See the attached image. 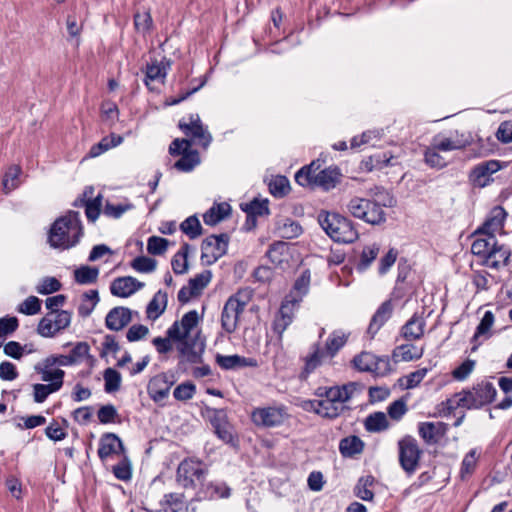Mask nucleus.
<instances>
[{
    "label": "nucleus",
    "instance_id": "f3484780",
    "mask_svg": "<svg viewBox=\"0 0 512 512\" xmlns=\"http://www.w3.org/2000/svg\"><path fill=\"white\" fill-rule=\"evenodd\" d=\"M501 168L497 160H488L481 162L473 167L469 173V181L474 187H485L491 181V175Z\"/></svg>",
    "mask_w": 512,
    "mask_h": 512
},
{
    "label": "nucleus",
    "instance_id": "cd10ccee",
    "mask_svg": "<svg viewBox=\"0 0 512 512\" xmlns=\"http://www.w3.org/2000/svg\"><path fill=\"white\" fill-rule=\"evenodd\" d=\"M341 173L337 167H328L321 169L317 173V177L312 183V186H319L328 191L336 186L339 182Z\"/></svg>",
    "mask_w": 512,
    "mask_h": 512
},
{
    "label": "nucleus",
    "instance_id": "680f3d73",
    "mask_svg": "<svg viewBox=\"0 0 512 512\" xmlns=\"http://www.w3.org/2000/svg\"><path fill=\"white\" fill-rule=\"evenodd\" d=\"M165 503L167 507L166 512H185V502L183 495L178 493H170L164 495Z\"/></svg>",
    "mask_w": 512,
    "mask_h": 512
},
{
    "label": "nucleus",
    "instance_id": "4d7b16f0",
    "mask_svg": "<svg viewBox=\"0 0 512 512\" xmlns=\"http://www.w3.org/2000/svg\"><path fill=\"white\" fill-rule=\"evenodd\" d=\"M41 310V301L36 296L27 297L17 308L19 313L32 316L36 315Z\"/></svg>",
    "mask_w": 512,
    "mask_h": 512
},
{
    "label": "nucleus",
    "instance_id": "ea45409f",
    "mask_svg": "<svg viewBox=\"0 0 512 512\" xmlns=\"http://www.w3.org/2000/svg\"><path fill=\"white\" fill-rule=\"evenodd\" d=\"M348 335L343 331H333L325 344V352L328 356L334 357L337 352L346 344Z\"/></svg>",
    "mask_w": 512,
    "mask_h": 512
},
{
    "label": "nucleus",
    "instance_id": "0eeeda50",
    "mask_svg": "<svg viewBox=\"0 0 512 512\" xmlns=\"http://www.w3.org/2000/svg\"><path fill=\"white\" fill-rule=\"evenodd\" d=\"M288 417L287 407L283 404L257 407L251 412V421L259 428L279 427Z\"/></svg>",
    "mask_w": 512,
    "mask_h": 512
},
{
    "label": "nucleus",
    "instance_id": "9d476101",
    "mask_svg": "<svg viewBox=\"0 0 512 512\" xmlns=\"http://www.w3.org/2000/svg\"><path fill=\"white\" fill-rule=\"evenodd\" d=\"M230 237L227 233L210 235L201 244V261L204 265H212L227 253Z\"/></svg>",
    "mask_w": 512,
    "mask_h": 512
},
{
    "label": "nucleus",
    "instance_id": "c756f323",
    "mask_svg": "<svg viewBox=\"0 0 512 512\" xmlns=\"http://www.w3.org/2000/svg\"><path fill=\"white\" fill-rule=\"evenodd\" d=\"M319 160L312 161L309 165L302 167L295 174V181L302 187L312 186L317 177V173L321 170Z\"/></svg>",
    "mask_w": 512,
    "mask_h": 512
},
{
    "label": "nucleus",
    "instance_id": "f03ea898",
    "mask_svg": "<svg viewBox=\"0 0 512 512\" xmlns=\"http://www.w3.org/2000/svg\"><path fill=\"white\" fill-rule=\"evenodd\" d=\"M83 236L80 215L76 211H68L57 218L51 225L47 242L53 249L68 250L75 247Z\"/></svg>",
    "mask_w": 512,
    "mask_h": 512
},
{
    "label": "nucleus",
    "instance_id": "423d86ee",
    "mask_svg": "<svg viewBox=\"0 0 512 512\" xmlns=\"http://www.w3.org/2000/svg\"><path fill=\"white\" fill-rule=\"evenodd\" d=\"M249 300L250 292L239 290L225 302L221 313V326L226 333L231 334L236 331L239 317L245 310Z\"/></svg>",
    "mask_w": 512,
    "mask_h": 512
},
{
    "label": "nucleus",
    "instance_id": "a211bd4d",
    "mask_svg": "<svg viewBox=\"0 0 512 512\" xmlns=\"http://www.w3.org/2000/svg\"><path fill=\"white\" fill-rule=\"evenodd\" d=\"M496 243L495 236L478 237L471 245V252L482 257L487 266L497 269L500 267V261L491 262V259L495 258L496 251L493 248Z\"/></svg>",
    "mask_w": 512,
    "mask_h": 512
},
{
    "label": "nucleus",
    "instance_id": "e433bc0d",
    "mask_svg": "<svg viewBox=\"0 0 512 512\" xmlns=\"http://www.w3.org/2000/svg\"><path fill=\"white\" fill-rule=\"evenodd\" d=\"M312 353L305 359V367L301 373V378L306 379L322 362L326 352L320 347L319 343L312 346Z\"/></svg>",
    "mask_w": 512,
    "mask_h": 512
},
{
    "label": "nucleus",
    "instance_id": "603ef678",
    "mask_svg": "<svg viewBox=\"0 0 512 512\" xmlns=\"http://www.w3.org/2000/svg\"><path fill=\"white\" fill-rule=\"evenodd\" d=\"M152 18L148 11L136 12L134 14L135 30L145 36L152 28Z\"/></svg>",
    "mask_w": 512,
    "mask_h": 512
},
{
    "label": "nucleus",
    "instance_id": "de8ad7c7",
    "mask_svg": "<svg viewBox=\"0 0 512 512\" xmlns=\"http://www.w3.org/2000/svg\"><path fill=\"white\" fill-rule=\"evenodd\" d=\"M99 269L91 266H81L74 271L75 281L79 284H92L97 281Z\"/></svg>",
    "mask_w": 512,
    "mask_h": 512
},
{
    "label": "nucleus",
    "instance_id": "09e8293b",
    "mask_svg": "<svg viewBox=\"0 0 512 512\" xmlns=\"http://www.w3.org/2000/svg\"><path fill=\"white\" fill-rule=\"evenodd\" d=\"M241 209L246 214H251L254 217L257 216H263L269 214V207H268V200H259L255 198L254 200L250 201L249 203H242Z\"/></svg>",
    "mask_w": 512,
    "mask_h": 512
},
{
    "label": "nucleus",
    "instance_id": "79ce46f5",
    "mask_svg": "<svg viewBox=\"0 0 512 512\" xmlns=\"http://www.w3.org/2000/svg\"><path fill=\"white\" fill-rule=\"evenodd\" d=\"M364 426L368 432H381L388 428L389 423L385 413L375 412L367 416Z\"/></svg>",
    "mask_w": 512,
    "mask_h": 512
},
{
    "label": "nucleus",
    "instance_id": "473e14b6",
    "mask_svg": "<svg viewBox=\"0 0 512 512\" xmlns=\"http://www.w3.org/2000/svg\"><path fill=\"white\" fill-rule=\"evenodd\" d=\"M123 141L124 137L111 133L110 135L103 137L97 144H94L90 148L88 155L91 158L98 157L109 149L120 145Z\"/></svg>",
    "mask_w": 512,
    "mask_h": 512
},
{
    "label": "nucleus",
    "instance_id": "f257e3e1",
    "mask_svg": "<svg viewBox=\"0 0 512 512\" xmlns=\"http://www.w3.org/2000/svg\"><path fill=\"white\" fill-rule=\"evenodd\" d=\"M372 198L352 197L346 204L347 212L354 218L370 225H381L386 221L383 207H392L395 200L383 187L370 189Z\"/></svg>",
    "mask_w": 512,
    "mask_h": 512
},
{
    "label": "nucleus",
    "instance_id": "3c124183",
    "mask_svg": "<svg viewBox=\"0 0 512 512\" xmlns=\"http://www.w3.org/2000/svg\"><path fill=\"white\" fill-rule=\"evenodd\" d=\"M424 162L431 168L442 169L447 165L446 159L440 155V152L433 149L430 144L424 151Z\"/></svg>",
    "mask_w": 512,
    "mask_h": 512
},
{
    "label": "nucleus",
    "instance_id": "58836bf2",
    "mask_svg": "<svg viewBox=\"0 0 512 512\" xmlns=\"http://www.w3.org/2000/svg\"><path fill=\"white\" fill-rule=\"evenodd\" d=\"M380 251V247L378 244L367 245L363 248L359 260L356 263V269L359 272H364L367 270L370 265L377 258Z\"/></svg>",
    "mask_w": 512,
    "mask_h": 512
},
{
    "label": "nucleus",
    "instance_id": "8fccbe9b",
    "mask_svg": "<svg viewBox=\"0 0 512 512\" xmlns=\"http://www.w3.org/2000/svg\"><path fill=\"white\" fill-rule=\"evenodd\" d=\"M279 236L284 239H293L302 234L303 229L301 225L291 219H286L281 225L277 228Z\"/></svg>",
    "mask_w": 512,
    "mask_h": 512
},
{
    "label": "nucleus",
    "instance_id": "1a4fd4ad",
    "mask_svg": "<svg viewBox=\"0 0 512 512\" xmlns=\"http://www.w3.org/2000/svg\"><path fill=\"white\" fill-rule=\"evenodd\" d=\"M398 449L400 466L407 474H413L422 455L417 440L410 435H406L398 441Z\"/></svg>",
    "mask_w": 512,
    "mask_h": 512
},
{
    "label": "nucleus",
    "instance_id": "aec40b11",
    "mask_svg": "<svg viewBox=\"0 0 512 512\" xmlns=\"http://www.w3.org/2000/svg\"><path fill=\"white\" fill-rule=\"evenodd\" d=\"M124 450L123 442L114 433H105L99 439L98 456L101 461L120 455Z\"/></svg>",
    "mask_w": 512,
    "mask_h": 512
},
{
    "label": "nucleus",
    "instance_id": "a19ab883",
    "mask_svg": "<svg viewBox=\"0 0 512 512\" xmlns=\"http://www.w3.org/2000/svg\"><path fill=\"white\" fill-rule=\"evenodd\" d=\"M374 482L375 478L372 475L361 477L354 488L355 496L364 501H373L374 493L370 487Z\"/></svg>",
    "mask_w": 512,
    "mask_h": 512
},
{
    "label": "nucleus",
    "instance_id": "052dcab7",
    "mask_svg": "<svg viewBox=\"0 0 512 512\" xmlns=\"http://www.w3.org/2000/svg\"><path fill=\"white\" fill-rule=\"evenodd\" d=\"M97 417L101 424L120 422L118 412L112 404L100 407L97 412Z\"/></svg>",
    "mask_w": 512,
    "mask_h": 512
},
{
    "label": "nucleus",
    "instance_id": "bb28decb",
    "mask_svg": "<svg viewBox=\"0 0 512 512\" xmlns=\"http://www.w3.org/2000/svg\"><path fill=\"white\" fill-rule=\"evenodd\" d=\"M168 294L163 290L157 291L146 307V315L150 320L158 319L166 310Z\"/></svg>",
    "mask_w": 512,
    "mask_h": 512
},
{
    "label": "nucleus",
    "instance_id": "774afa93",
    "mask_svg": "<svg viewBox=\"0 0 512 512\" xmlns=\"http://www.w3.org/2000/svg\"><path fill=\"white\" fill-rule=\"evenodd\" d=\"M207 414L213 429L222 425L225 426L229 422L227 412L224 409L207 408Z\"/></svg>",
    "mask_w": 512,
    "mask_h": 512
},
{
    "label": "nucleus",
    "instance_id": "49530a36",
    "mask_svg": "<svg viewBox=\"0 0 512 512\" xmlns=\"http://www.w3.org/2000/svg\"><path fill=\"white\" fill-rule=\"evenodd\" d=\"M290 190V183L286 176L277 175L269 182V191L274 197H284Z\"/></svg>",
    "mask_w": 512,
    "mask_h": 512
},
{
    "label": "nucleus",
    "instance_id": "6ab92c4d",
    "mask_svg": "<svg viewBox=\"0 0 512 512\" xmlns=\"http://www.w3.org/2000/svg\"><path fill=\"white\" fill-rule=\"evenodd\" d=\"M506 217L505 209L501 206H495L489 212L485 222L477 228L475 234L495 236L496 232L502 231Z\"/></svg>",
    "mask_w": 512,
    "mask_h": 512
},
{
    "label": "nucleus",
    "instance_id": "39448f33",
    "mask_svg": "<svg viewBox=\"0 0 512 512\" xmlns=\"http://www.w3.org/2000/svg\"><path fill=\"white\" fill-rule=\"evenodd\" d=\"M318 222L325 233L335 242L353 243L359 238L354 222L338 213L321 211Z\"/></svg>",
    "mask_w": 512,
    "mask_h": 512
},
{
    "label": "nucleus",
    "instance_id": "7ed1b4c3",
    "mask_svg": "<svg viewBox=\"0 0 512 512\" xmlns=\"http://www.w3.org/2000/svg\"><path fill=\"white\" fill-rule=\"evenodd\" d=\"M356 389L357 384L355 382L342 386H320L316 388L314 395L321 402V417L333 420L348 411L349 407L346 406V403L352 398Z\"/></svg>",
    "mask_w": 512,
    "mask_h": 512
},
{
    "label": "nucleus",
    "instance_id": "c85d7f7f",
    "mask_svg": "<svg viewBox=\"0 0 512 512\" xmlns=\"http://www.w3.org/2000/svg\"><path fill=\"white\" fill-rule=\"evenodd\" d=\"M231 213V206L226 203L214 204L203 214V221L206 225L214 226L228 217Z\"/></svg>",
    "mask_w": 512,
    "mask_h": 512
},
{
    "label": "nucleus",
    "instance_id": "72a5a7b5",
    "mask_svg": "<svg viewBox=\"0 0 512 512\" xmlns=\"http://www.w3.org/2000/svg\"><path fill=\"white\" fill-rule=\"evenodd\" d=\"M364 442L360 437L351 435L340 440L339 451L343 457H354L362 453Z\"/></svg>",
    "mask_w": 512,
    "mask_h": 512
},
{
    "label": "nucleus",
    "instance_id": "dca6fc26",
    "mask_svg": "<svg viewBox=\"0 0 512 512\" xmlns=\"http://www.w3.org/2000/svg\"><path fill=\"white\" fill-rule=\"evenodd\" d=\"M300 300L289 299L286 297L285 301L281 304L278 314L276 315L273 322V331L278 335V340L281 341L283 333L293 322L294 318V307L298 305Z\"/></svg>",
    "mask_w": 512,
    "mask_h": 512
},
{
    "label": "nucleus",
    "instance_id": "f8f14e48",
    "mask_svg": "<svg viewBox=\"0 0 512 512\" xmlns=\"http://www.w3.org/2000/svg\"><path fill=\"white\" fill-rule=\"evenodd\" d=\"M71 323V313L60 310L55 315L47 314L37 326V333L45 338L54 337L59 331L66 329Z\"/></svg>",
    "mask_w": 512,
    "mask_h": 512
},
{
    "label": "nucleus",
    "instance_id": "c9c22d12",
    "mask_svg": "<svg viewBox=\"0 0 512 512\" xmlns=\"http://www.w3.org/2000/svg\"><path fill=\"white\" fill-rule=\"evenodd\" d=\"M289 255L288 244L284 241H277L270 245L266 252L267 258L275 266H280L283 262L287 261Z\"/></svg>",
    "mask_w": 512,
    "mask_h": 512
},
{
    "label": "nucleus",
    "instance_id": "4468645a",
    "mask_svg": "<svg viewBox=\"0 0 512 512\" xmlns=\"http://www.w3.org/2000/svg\"><path fill=\"white\" fill-rule=\"evenodd\" d=\"M472 137L469 133L455 131L449 137L440 134L434 136L431 140L433 149L439 152H449L453 150H460L470 145Z\"/></svg>",
    "mask_w": 512,
    "mask_h": 512
},
{
    "label": "nucleus",
    "instance_id": "6e6d98bb",
    "mask_svg": "<svg viewBox=\"0 0 512 512\" xmlns=\"http://www.w3.org/2000/svg\"><path fill=\"white\" fill-rule=\"evenodd\" d=\"M169 246L166 238L151 236L147 240V251L151 255L160 256L165 254Z\"/></svg>",
    "mask_w": 512,
    "mask_h": 512
},
{
    "label": "nucleus",
    "instance_id": "412c9836",
    "mask_svg": "<svg viewBox=\"0 0 512 512\" xmlns=\"http://www.w3.org/2000/svg\"><path fill=\"white\" fill-rule=\"evenodd\" d=\"M447 431L448 425L444 422H421L418 425L419 436L428 445L436 444Z\"/></svg>",
    "mask_w": 512,
    "mask_h": 512
},
{
    "label": "nucleus",
    "instance_id": "5701e85b",
    "mask_svg": "<svg viewBox=\"0 0 512 512\" xmlns=\"http://www.w3.org/2000/svg\"><path fill=\"white\" fill-rule=\"evenodd\" d=\"M216 363L224 370H236L244 367H258L257 359L234 355H216Z\"/></svg>",
    "mask_w": 512,
    "mask_h": 512
},
{
    "label": "nucleus",
    "instance_id": "c03bdc74",
    "mask_svg": "<svg viewBox=\"0 0 512 512\" xmlns=\"http://www.w3.org/2000/svg\"><path fill=\"white\" fill-rule=\"evenodd\" d=\"M200 162L199 154L196 150L184 152L179 160L174 164V167L181 172H190Z\"/></svg>",
    "mask_w": 512,
    "mask_h": 512
},
{
    "label": "nucleus",
    "instance_id": "b1692460",
    "mask_svg": "<svg viewBox=\"0 0 512 512\" xmlns=\"http://www.w3.org/2000/svg\"><path fill=\"white\" fill-rule=\"evenodd\" d=\"M393 307L391 301L383 302L373 315L367 329V333L371 338L377 334L380 328L390 319Z\"/></svg>",
    "mask_w": 512,
    "mask_h": 512
},
{
    "label": "nucleus",
    "instance_id": "0e129e2a",
    "mask_svg": "<svg viewBox=\"0 0 512 512\" xmlns=\"http://www.w3.org/2000/svg\"><path fill=\"white\" fill-rule=\"evenodd\" d=\"M118 115L119 112L116 104L109 101L102 103L101 119L105 124L112 126L114 122L118 119Z\"/></svg>",
    "mask_w": 512,
    "mask_h": 512
},
{
    "label": "nucleus",
    "instance_id": "13d9d810",
    "mask_svg": "<svg viewBox=\"0 0 512 512\" xmlns=\"http://www.w3.org/2000/svg\"><path fill=\"white\" fill-rule=\"evenodd\" d=\"M196 386L190 381L179 384L173 391V396L178 401H187L194 397Z\"/></svg>",
    "mask_w": 512,
    "mask_h": 512
},
{
    "label": "nucleus",
    "instance_id": "a878e982",
    "mask_svg": "<svg viewBox=\"0 0 512 512\" xmlns=\"http://www.w3.org/2000/svg\"><path fill=\"white\" fill-rule=\"evenodd\" d=\"M53 365H48L47 360L44 359L41 363L35 365L34 369L41 375V380L49 383H56L60 390L63 386V379L65 371L62 369H53Z\"/></svg>",
    "mask_w": 512,
    "mask_h": 512
},
{
    "label": "nucleus",
    "instance_id": "20e7f679",
    "mask_svg": "<svg viewBox=\"0 0 512 512\" xmlns=\"http://www.w3.org/2000/svg\"><path fill=\"white\" fill-rule=\"evenodd\" d=\"M497 390L491 382H481L473 386L471 390H463L448 399L447 409L449 412L458 407L466 409H479L494 401Z\"/></svg>",
    "mask_w": 512,
    "mask_h": 512
},
{
    "label": "nucleus",
    "instance_id": "6e6552de",
    "mask_svg": "<svg viewBox=\"0 0 512 512\" xmlns=\"http://www.w3.org/2000/svg\"><path fill=\"white\" fill-rule=\"evenodd\" d=\"M207 474V469L200 461L184 459L177 469V482L185 489H196L201 486Z\"/></svg>",
    "mask_w": 512,
    "mask_h": 512
},
{
    "label": "nucleus",
    "instance_id": "4be33fe9",
    "mask_svg": "<svg viewBox=\"0 0 512 512\" xmlns=\"http://www.w3.org/2000/svg\"><path fill=\"white\" fill-rule=\"evenodd\" d=\"M231 495V488L223 481H211L201 484L197 492V498L201 499H222Z\"/></svg>",
    "mask_w": 512,
    "mask_h": 512
},
{
    "label": "nucleus",
    "instance_id": "bf43d9fd",
    "mask_svg": "<svg viewBox=\"0 0 512 512\" xmlns=\"http://www.w3.org/2000/svg\"><path fill=\"white\" fill-rule=\"evenodd\" d=\"M136 271L141 273H151L157 267V261L147 256H138L130 264Z\"/></svg>",
    "mask_w": 512,
    "mask_h": 512
},
{
    "label": "nucleus",
    "instance_id": "5fc2aeb1",
    "mask_svg": "<svg viewBox=\"0 0 512 512\" xmlns=\"http://www.w3.org/2000/svg\"><path fill=\"white\" fill-rule=\"evenodd\" d=\"M212 279V272L210 270H204L203 272L190 278L188 285L199 295L208 286Z\"/></svg>",
    "mask_w": 512,
    "mask_h": 512
},
{
    "label": "nucleus",
    "instance_id": "37998d69",
    "mask_svg": "<svg viewBox=\"0 0 512 512\" xmlns=\"http://www.w3.org/2000/svg\"><path fill=\"white\" fill-rule=\"evenodd\" d=\"M21 173V167L18 165H12L7 169L2 180L3 190L6 194L15 190L19 186V177Z\"/></svg>",
    "mask_w": 512,
    "mask_h": 512
},
{
    "label": "nucleus",
    "instance_id": "69168bd1",
    "mask_svg": "<svg viewBox=\"0 0 512 512\" xmlns=\"http://www.w3.org/2000/svg\"><path fill=\"white\" fill-rule=\"evenodd\" d=\"M104 381H105V391L107 393L115 392L120 387V382H121L120 373L117 372L113 368H108L104 372Z\"/></svg>",
    "mask_w": 512,
    "mask_h": 512
},
{
    "label": "nucleus",
    "instance_id": "a18cd8bd",
    "mask_svg": "<svg viewBox=\"0 0 512 512\" xmlns=\"http://www.w3.org/2000/svg\"><path fill=\"white\" fill-rule=\"evenodd\" d=\"M180 230L191 240L202 235V226L196 215L189 216L180 224Z\"/></svg>",
    "mask_w": 512,
    "mask_h": 512
},
{
    "label": "nucleus",
    "instance_id": "e2e57ef3",
    "mask_svg": "<svg viewBox=\"0 0 512 512\" xmlns=\"http://www.w3.org/2000/svg\"><path fill=\"white\" fill-rule=\"evenodd\" d=\"M90 347L86 342H78L72 348L69 359L73 365L82 363L89 356Z\"/></svg>",
    "mask_w": 512,
    "mask_h": 512
},
{
    "label": "nucleus",
    "instance_id": "f704fd0d",
    "mask_svg": "<svg viewBox=\"0 0 512 512\" xmlns=\"http://www.w3.org/2000/svg\"><path fill=\"white\" fill-rule=\"evenodd\" d=\"M191 246L188 243L182 244L181 248L174 254L171 259V267L175 274L183 275L189 269L188 255Z\"/></svg>",
    "mask_w": 512,
    "mask_h": 512
},
{
    "label": "nucleus",
    "instance_id": "9b49d317",
    "mask_svg": "<svg viewBox=\"0 0 512 512\" xmlns=\"http://www.w3.org/2000/svg\"><path fill=\"white\" fill-rule=\"evenodd\" d=\"M352 363L358 371L370 372L378 376H384L390 371L389 359L378 357L371 352H361L353 358Z\"/></svg>",
    "mask_w": 512,
    "mask_h": 512
},
{
    "label": "nucleus",
    "instance_id": "2eb2a0df",
    "mask_svg": "<svg viewBox=\"0 0 512 512\" xmlns=\"http://www.w3.org/2000/svg\"><path fill=\"white\" fill-rule=\"evenodd\" d=\"M176 378L172 372L160 373L152 377L147 386V392L155 402H161L169 395Z\"/></svg>",
    "mask_w": 512,
    "mask_h": 512
},
{
    "label": "nucleus",
    "instance_id": "ddd939ff",
    "mask_svg": "<svg viewBox=\"0 0 512 512\" xmlns=\"http://www.w3.org/2000/svg\"><path fill=\"white\" fill-rule=\"evenodd\" d=\"M179 128L186 135L191 137L198 145L206 149L212 142V135L202 121L198 114H191L189 122L179 121Z\"/></svg>",
    "mask_w": 512,
    "mask_h": 512
},
{
    "label": "nucleus",
    "instance_id": "2f4dec72",
    "mask_svg": "<svg viewBox=\"0 0 512 512\" xmlns=\"http://www.w3.org/2000/svg\"><path fill=\"white\" fill-rule=\"evenodd\" d=\"M123 141L124 137L111 133L110 135L103 137L97 144H94L90 148L88 155L91 158L98 157L109 149L120 145Z\"/></svg>",
    "mask_w": 512,
    "mask_h": 512
},
{
    "label": "nucleus",
    "instance_id": "338daca9",
    "mask_svg": "<svg viewBox=\"0 0 512 512\" xmlns=\"http://www.w3.org/2000/svg\"><path fill=\"white\" fill-rule=\"evenodd\" d=\"M61 283L55 277H44L36 287V291L41 295H48L59 291Z\"/></svg>",
    "mask_w": 512,
    "mask_h": 512
},
{
    "label": "nucleus",
    "instance_id": "393cba45",
    "mask_svg": "<svg viewBox=\"0 0 512 512\" xmlns=\"http://www.w3.org/2000/svg\"><path fill=\"white\" fill-rule=\"evenodd\" d=\"M426 326L425 319L415 313L401 328V335L406 340H418L424 334V328Z\"/></svg>",
    "mask_w": 512,
    "mask_h": 512
},
{
    "label": "nucleus",
    "instance_id": "864d4df0",
    "mask_svg": "<svg viewBox=\"0 0 512 512\" xmlns=\"http://www.w3.org/2000/svg\"><path fill=\"white\" fill-rule=\"evenodd\" d=\"M59 391L56 383L34 384L33 399L36 403H43L50 394Z\"/></svg>",
    "mask_w": 512,
    "mask_h": 512
},
{
    "label": "nucleus",
    "instance_id": "4c0bfd02",
    "mask_svg": "<svg viewBox=\"0 0 512 512\" xmlns=\"http://www.w3.org/2000/svg\"><path fill=\"white\" fill-rule=\"evenodd\" d=\"M423 352V348H417L413 344H403L393 351V357L400 361L409 362L420 359Z\"/></svg>",
    "mask_w": 512,
    "mask_h": 512
},
{
    "label": "nucleus",
    "instance_id": "7c9ffc66",
    "mask_svg": "<svg viewBox=\"0 0 512 512\" xmlns=\"http://www.w3.org/2000/svg\"><path fill=\"white\" fill-rule=\"evenodd\" d=\"M105 323L108 329L118 331L128 324V308L115 307L109 311Z\"/></svg>",
    "mask_w": 512,
    "mask_h": 512
}]
</instances>
